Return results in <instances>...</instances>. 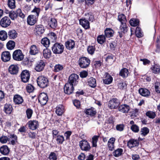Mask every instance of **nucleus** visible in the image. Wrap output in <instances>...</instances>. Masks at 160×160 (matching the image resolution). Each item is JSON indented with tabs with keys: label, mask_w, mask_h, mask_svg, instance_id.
I'll list each match as a JSON object with an SVG mask.
<instances>
[{
	"label": "nucleus",
	"mask_w": 160,
	"mask_h": 160,
	"mask_svg": "<svg viewBox=\"0 0 160 160\" xmlns=\"http://www.w3.org/2000/svg\"><path fill=\"white\" fill-rule=\"evenodd\" d=\"M37 82L38 86L41 88H45L47 87L48 83V79L42 76H39L38 78Z\"/></svg>",
	"instance_id": "nucleus-1"
},
{
	"label": "nucleus",
	"mask_w": 160,
	"mask_h": 160,
	"mask_svg": "<svg viewBox=\"0 0 160 160\" xmlns=\"http://www.w3.org/2000/svg\"><path fill=\"white\" fill-rule=\"evenodd\" d=\"M64 49L63 45L57 42L55 43L52 47V50L53 53L57 54L62 53Z\"/></svg>",
	"instance_id": "nucleus-2"
},
{
	"label": "nucleus",
	"mask_w": 160,
	"mask_h": 160,
	"mask_svg": "<svg viewBox=\"0 0 160 160\" xmlns=\"http://www.w3.org/2000/svg\"><path fill=\"white\" fill-rule=\"evenodd\" d=\"M90 62V60L88 58L85 57L81 58L78 60L79 66L81 68H83L88 67Z\"/></svg>",
	"instance_id": "nucleus-3"
},
{
	"label": "nucleus",
	"mask_w": 160,
	"mask_h": 160,
	"mask_svg": "<svg viewBox=\"0 0 160 160\" xmlns=\"http://www.w3.org/2000/svg\"><path fill=\"white\" fill-rule=\"evenodd\" d=\"M12 58L15 60L21 61L24 58V55L21 50L20 49L17 50L13 52Z\"/></svg>",
	"instance_id": "nucleus-4"
},
{
	"label": "nucleus",
	"mask_w": 160,
	"mask_h": 160,
	"mask_svg": "<svg viewBox=\"0 0 160 160\" xmlns=\"http://www.w3.org/2000/svg\"><path fill=\"white\" fill-rule=\"evenodd\" d=\"M79 145L82 150L85 151H89L91 148L90 143L85 140L80 141Z\"/></svg>",
	"instance_id": "nucleus-5"
},
{
	"label": "nucleus",
	"mask_w": 160,
	"mask_h": 160,
	"mask_svg": "<svg viewBox=\"0 0 160 160\" xmlns=\"http://www.w3.org/2000/svg\"><path fill=\"white\" fill-rule=\"evenodd\" d=\"M30 74L27 70L23 71L21 74V78L22 81L24 82H28L30 78Z\"/></svg>",
	"instance_id": "nucleus-6"
},
{
	"label": "nucleus",
	"mask_w": 160,
	"mask_h": 160,
	"mask_svg": "<svg viewBox=\"0 0 160 160\" xmlns=\"http://www.w3.org/2000/svg\"><path fill=\"white\" fill-rule=\"evenodd\" d=\"M79 78L78 76L76 74H72L69 77L68 83L75 86L77 84Z\"/></svg>",
	"instance_id": "nucleus-7"
},
{
	"label": "nucleus",
	"mask_w": 160,
	"mask_h": 160,
	"mask_svg": "<svg viewBox=\"0 0 160 160\" xmlns=\"http://www.w3.org/2000/svg\"><path fill=\"white\" fill-rule=\"evenodd\" d=\"M38 101L42 105H45L48 100V98L46 94L44 93H41L38 98Z\"/></svg>",
	"instance_id": "nucleus-8"
},
{
	"label": "nucleus",
	"mask_w": 160,
	"mask_h": 160,
	"mask_svg": "<svg viewBox=\"0 0 160 160\" xmlns=\"http://www.w3.org/2000/svg\"><path fill=\"white\" fill-rule=\"evenodd\" d=\"M29 128L32 130L36 129L38 128L39 123L36 120H30L27 123Z\"/></svg>",
	"instance_id": "nucleus-9"
},
{
	"label": "nucleus",
	"mask_w": 160,
	"mask_h": 160,
	"mask_svg": "<svg viewBox=\"0 0 160 160\" xmlns=\"http://www.w3.org/2000/svg\"><path fill=\"white\" fill-rule=\"evenodd\" d=\"M11 21L9 18L7 17H3L0 20V24L3 28H6L10 25Z\"/></svg>",
	"instance_id": "nucleus-10"
},
{
	"label": "nucleus",
	"mask_w": 160,
	"mask_h": 160,
	"mask_svg": "<svg viewBox=\"0 0 160 160\" xmlns=\"http://www.w3.org/2000/svg\"><path fill=\"white\" fill-rule=\"evenodd\" d=\"M38 18L34 15H29L27 18V23L31 26L34 25L37 22Z\"/></svg>",
	"instance_id": "nucleus-11"
},
{
	"label": "nucleus",
	"mask_w": 160,
	"mask_h": 160,
	"mask_svg": "<svg viewBox=\"0 0 160 160\" xmlns=\"http://www.w3.org/2000/svg\"><path fill=\"white\" fill-rule=\"evenodd\" d=\"M74 85L68 83H66L64 87V91L65 93L68 94L72 93L74 90Z\"/></svg>",
	"instance_id": "nucleus-12"
},
{
	"label": "nucleus",
	"mask_w": 160,
	"mask_h": 160,
	"mask_svg": "<svg viewBox=\"0 0 160 160\" xmlns=\"http://www.w3.org/2000/svg\"><path fill=\"white\" fill-rule=\"evenodd\" d=\"M119 104V103L118 99L113 98L109 101L108 106L111 109H115L118 106Z\"/></svg>",
	"instance_id": "nucleus-13"
},
{
	"label": "nucleus",
	"mask_w": 160,
	"mask_h": 160,
	"mask_svg": "<svg viewBox=\"0 0 160 160\" xmlns=\"http://www.w3.org/2000/svg\"><path fill=\"white\" fill-rule=\"evenodd\" d=\"M18 69L19 68L17 65L12 64L9 67L8 71L12 74H16L18 72Z\"/></svg>",
	"instance_id": "nucleus-14"
},
{
	"label": "nucleus",
	"mask_w": 160,
	"mask_h": 160,
	"mask_svg": "<svg viewBox=\"0 0 160 160\" xmlns=\"http://www.w3.org/2000/svg\"><path fill=\"white\" fill-rule=\"evenodd\" d=\"M11 58V55L8 51L3 52L1 55V59L4 62L9 61Z\"/></svg>",
	"instance_id": "nucleus-15"
},
{
	"label": "nucleus",
	"mask_w": 160,
	"mask_h": 160,
	"mask_svg": "<svg viewBox=\"0 0 160 160\" xmlns=\"http://www.w3.org/2000/svg\"><path fill=\"white\" fill-rule=\"evenodd\" d=\"M45 66V63L42 60H40L37 63L35 69L37 72H40L42 71Z\"/></svg>",
	"instance_id": "nucleus-16"
},
{
	"label": "nucleus",
	"mask_w": 160,
	"mask_h": 160,
	"mask_svg": "<svg viewBox=\"0 0 160 160\" xmlns=\"http://www.w3.org/2000/svg\"><path fill=\"white\" fill-rule=\"evenodd\" d=\"M118 110L122 113H128L130 110V107L126 104H122L119 107Z\"/></svg>",
	"instance_id": "nucleus-17"
},
{
	"label": "nucleus",
	"mask_w": 160,
	"mask_h": 160,
	"mask_svg": "<svg viewBox=\"0 0 160 160\" xmlns=\"http://www.w3.org/2000/svg\"><path fill=\"white\" fill-rule=\"evenodd\" d=\"M35 31L37 34H41L44 32V27L41 25H37L35 27Z\"/></svg>",
	"instance_id": "nucleus-18"
},
{
	"label": "nucleus",
	"mask_w": 160,
	"mask_h": 160,
	"mask_svg": "<svg viewBox=\"0 0 160 160\" xmlns=\"http://www.w3.org/2000/svg\"><path fill=\"white\" fill-rule=\"evenodd\" d=\"M79 22L80 24L85 29H88L90 27L89 23L85 18L80 19Z\"/></svg>",
	"instance_id": "nucleus-19"
},
{
	"label": "nucleus",
	"mask_w": 160,
	"mask_h": 160,
	"mask_svg": "<svg viewBox=\"0 0 160 160\" xmlns=\"http://www.w3.org/2000/svg\"><path fill=\"white\" fill-rule=\"evenodd\" d=\"M139 144L138 141L134 139H131L128 142V147L131 148L134 147L138 146Z\"/></svg>",
	"instance_id": "nucleus-20"
},
{
	"label": "nucleus",
	"mask_w": 160,
	"mask_h": 160,
	"mask_svg": "<svg viewBox=\"0 0 160 160\" xmlns=\"http://www.w3.org/2000/svg\"><path fill=\"white\" fill-rule=\"evenodd\" d=\"M64 111V107L62 105H59L56 108V112L59 116H61Z\"/></svg>",
	"instance_id": "nucleus-21"
},
{
	"label": "nucleus",
	"mask_w": 160,
	"mask_h": 160,
	"mask_svg": "<svg viewBox=\"0 0 160 160\" xmlns=\"http://www.w3.org/2000/svg\"><path fill=\"white\" fill-rule=\"evenodd\" d=\"M115 141V138L112 137L111 138L108 140V145L109 149L110 151H112L114 148V143Z\"/></svg>",
	"instance_id": "nucleus-22"
},
{
	"label": "nucleus",
	"mask_w": 160,
	"mask_h": 160,
	"mask_svg": "<svg viewBox=\"0 0 160 160\" xmlns=\"http://www.w3.org/2000/svg\"><path fill=\"white\" fill-rule=\"evenodd\" d=\"M74 41L72 40H69L65 43V46L69 50L73 49L75 46Z\"/></svg>",
	"instance_id": "nucleus-23"
},
{
	"label": "nucleus",
	"mask_w": 160,
	"mask_h": 160,
	"mask_svg": "<svg viewBox=\"0 0 160 160\" xmlns=\"http://www.w3.org/2000/svg\"><path fill=\"white\" fill-rule=\"evenodd\" d=\"M139 94L143 97H147L150 94L149 91L146 88H141L139 89Z\"/></svg>",
	"instance_id": "nucleus-24"
},
{
	"label": "nucleus",
	"mask_w": 160,
	"mask_h": 160,
	"mask_svg": "<svg viewBox=\"0 0 160 160\" xmlns=\"http://www.w3.org/2000/svg\"><path fill=\"white\" fill-rule=\"evenodd\" d=\"M39 51L38 47L36 45H33L31 46L29 52L31 55H35L38 53Z\"/></svg>",
	"instance_id": "nucleus-25"
},
{
	"label": "nucleus",
	"mask_w": 160,
	"mask_h": 160,
	"mask_svg": "<svg viewBox=\"0 0 160 160\" xmlns=\"http://www.w3.org/2000/svg\"><path fill=\"white\" fill-rule=\"evenodd\" d=\"M13 101L15 104H19L22 103L23 101V100L22 98L20 96L16 95L14 97Z\"/></svg>",
	"instance_id": "nucleus-26"
},
{
	"label": "nucleus",
	"mask_w": 160,
	"mask_h": 160,
	"mask_svg": "<svg viewBox=\"0 0 160 160\" xmlns=\"http://www.w3.org/2000/svg\"><path fill=\"white\" fill-rule=\"evenodd\" d=\"M12 105L10 104H6L4 107L3 110L7 114H10L12 111Z\"/></svg>",
	"instance_id": "nucleus-27"
},
{
	"label": "nucleus",
	"mask_w": 160,
	"mask_h": 160,
	"mask_svg": "<svg viewBox=\"0 0 160 160\" xmlns=\"http://www.w3.org/2000/svg\"><path fill=\"white\" fill-rule=\"evenodd\" d=\"M9 151L8 148L6 145H3L0 148V152L3 155H7L9 153Z\"/></svg>",
	"instance_id": "nucleus-28"
},
{
	"label": "nucleus",
	"mask_w": 160,
	"mask_h": 160,
	"mask_svg": "<svg viewBox=\"0 0 160 160\" xmlns=\"http://www.w3.org/2000/svg\"><path fill=\"white\" fill-rule=\"evenodd\" d=\"M43 55L44 57L46 59H48L51 56V51L48 48L43 49Z\"/></svg>",
	"instance_id": "nucleus-29"
},
{
	"label": "nucleus",
	"mask_w": 160,
	"mask_h": 160,
	"mask_svg": "<svg viewBox=\"0 0 160 160\" xmlns=\"http://www.w3.org/2000/svg\"><path fill=\"white\" fill-rule=\"evenodd\" d=\"M106 76L103 79V82L107 84H110L112 82V78L111 76L108 73H106Z\"/></svg>",
	"instance_id": "nucleus-30"
},
{
	"label": "nucleus",
	"mask_w": 160,
	"mask_h": 160,
	"mask_svg": "<svg viewBox=\"0 0 160 160\" xmlns=\"http://www.w3.org/2000/svg\"><path fill=\"white\" fill-rule=\"evenodd\" d=\"M48 24L52 28H55L57 25V21L54 18H51L48 21Z\"/></svg>",
	"instance_id": "nucleus-31"
},
{
	"label": "nucleus",
	"mask_w": 160,
	"mask_h": 160,
	"mask_svg": "<svg viewBox=\"0 0 160 160\" xmlns=\"http://www.w3.org/2000/svg\"><path fill=\"white\" fill-rule=\"evenodd\" d=\"M8 35L10 39H14L17 37L18 33L15 30H12L8 32Z\"/></svg>",
	"instance_id": "nucleus-32"
},
{
	"label": "nucleus",
	"mask_w": 160,
	"mask_h": 160,
	"mask_svg": "<svg viewBox=\"0 0 160 160\" xmlns=\"http://www.w3.org/2000/svg\"><path fill=\"white\" fill-rule=\"evenodd\" d=\"M88 84L91 87L94 88L96 85V79L92 77L90 78L88 80Z\"/></svg>",
	"instance_id": "nucleus-33"
},
{
	"label": "nucleus",
	"mask_w": 160,
	"mask_h": 160,
	"mask_svg": "<svg viewBox=\"0 0 160 160\" xmlns=\"http://www.w3.org/2000/svg\"><path fill=\"white\" fill-rule=\"evenodd\" d=\"M16 3L15 0H8V7L12 9H14L16 8Z\"/></svg>",
	"instance_id": "nucleus-34"
},
{
	"label": "nucleus",
	"mask_w": 160,
	"mask_h": 160,
	"mask_svg": "<svg viewBox=\"0 0 160 160\" xmlns=\"http://www.w3.org/2000/svg\"><path fill=\"white\" fill-rule=\"evenodd\" d=\"M114 32L109 28H107L105 31V35L106 37L109 38L113 36Z\"/></svg>",
	"instance_id": "nucleus-35"
},
{
	"label": "nucleus",
	"mask_w": 160,
	"mask_h": 160,
	"mask_svg": "<svg viewBox=\"0 0 160 160\" xmlns=\"http://www.w3.org/2000/svg\"><path fill=\"white\" fill-rule=\"evenodd\" d=\"M85 113L88 115L91 116H94L96 114V112L94 108H91L87 109L85 111Z\"/></svg>",
	"instance_id": "nucleus-36"
},
{
	"label": "nucleus",
	"mask_w": 160,
	"mask_h": 160,
	"mask_svg": "<svg viewBox=\"0 0 160 160\" xmlns=\"http://www.w3.org/2000/svg\"><path fill=\"white\" fill-rule=\"evenodd\" d=\"M128 74V70L126 68H124L121 69L119 73L120 75L123 78L127 77Z\"/></svg>",
	"instance_id": "nucleus-37"
},
{
	"label": "nucleus",
	"mask_w": 160,
	"mask_h": 160,
	"mask_svg": "<svg viewBox=\"0 0 160 160\" xmlns=\"http://www.w3.org/2000/svg\"><path fill=\"white\" fill-rule=\"evenodd\" d=\"M8 37L7 32L5 31H0V39L4 41L7 39Z\"/></svg>",
	"instance_id": "nucleus-38"
},
{
	"label": "nucleus",
	"mask_w": 160,
	"mask_h": 160,
	"mask_svg": "<svg viewBox=\"0 0 160 160\" xmlns=\"http://www.w3.org/2000/svg\"><path fill=\"white\" fill-rule=\"evenodd\" d=\"M126 22L122 23L120 27V30L121 32L125 33L127 32L128 29Z\"/></svg>",
	"instance_id": "nucleus-39"
},
{
	"label": "nucleus",
	"mask_w": 160,
	"mask_h": 160,
	"mask_svg": "<svg viewBox=\"0 0 160 160\" xmlns=\"http://www.w3.org/2000/svg\"><path fill=\"white\" fill-rule=\"evenodd\" d=\"M41 43L45 47H48L50 44V41L49 39L47 38H43L41 41Z\"/></svg>",
	"instance_id": "nucleus-40"
},
{
	"label": "nucleus",
	"mask_w": 160,
	"mask_h": 160,
	"mask_svg": "<svg viewBox=\"0 0 160 160\" xmlns=\"http://www.w3.org/2000/svg\"><path fill=\"white\" fill-rule=\"evenodd\" d=\"M139 22V20L138 19L132 18L130 20L129 23L131 26L135 27L138 25Z\"/></svg>",
	"instance_id": "nucleus-41"
},
{
	"label": "nucleus",
	"mask_w": 160,
	"mask_h": 160,
	"mask_svg": "<svg viewBox=\"0 0 160 160\" xmlns=\"http://www.w3.org/2000/svg\"><path fill=\"white\" fill-rule=\"evenodd\" d=\"M7 47L8 49L12 50L15 46V43L13 41H9L7 44Z\"/></svg>",
	"instance_id": "nucleus-42"
},
{
	"label": "nucleus",
	"mask_w": 160,
	"mask_h": 160,
	"mask_svg": "<svg viewBox=\"0 0 160 160\" xmlns=\"http://www.w3.org/2000/svg\"><path fill=\"white\" fill-rule=\"evenodd\" d=\"M106 38L104 35H100L97 38V41L100 44H103L105 41Z\"/></svg>",
	"instance_id": "nucleus-43"
},
{
	"label": "nucleus",
	"mask_w": 160,
	"mask_h": 160,
	"mask_svg": "<svg viewBox=\"0 0 160 160\" xmlns=\"http://www.w3.org/2000/svg\"><path fill=\"white\" fill-rule=\"evenodd\" d=\"M135 33L137 37L141 38L143 36V32H142L141 29L138 27L136 29Z\"/></svg>",
	"instance_id": "nucleus-44"
},
{
	"label": "nucleus",
	"mask_w": 160,
	"mask_h": 160,
	"mask_svg": "<svg viewBox=\"0 0 160 160\" xmlns=\"http://www.w3.org/2000/svg\"><path fill=\"white\" fill-rule=\"evenodd\" d=\"M99 136L95 135L92 138V144L93 147H96L97 146V142L98 140Z\"/></svg>",
	"instance_id": "nucleus-45"
},
{
	"label": "nucleus",
	"mask_w": 160,
	"mask_h": 160,
	"mask_svg": "<svg viewBox=\"0 0 160 160\" xmlns=\"http://www.w3.org/2000/svg\"><path fill=\"white\" fill-rule=\"evenodd\" d=\"M118 20L121 22V23L123 22H126L127 20L126 17L123 14L119 15L118 17Z\"/></svg>",
	"instance_id": "nucleus-46"
},
{
	"label": "nucleus",
	"mask_w": 160,
	"mask_h": 160,
	"mask_svg": "<svg viewBox=\"0 0 160 160\" xmlns=\"http://www.w3.org/2000/svg\"><path fill=\"white\" fill-rule=\"evenodd\" d=\"M149 129L147 127H144L141 129L140 132L141 134L143 136H145L149 132Z\"/></svg>",
	"instance_id": "nucleus-47"
},
{
	"label": "nucleus",
	"mask_w": 160,
	"mask_h": 160,
	"mask_svg": "<svg viewBox=\"0 0 160 160\" xmlns=\"http://www.w3.org/2000/svg\"><path fill=\"white\" fill-rule=\"evenodd\" d=\"M123 150L121 148H118L113 152V155L116 157H118L122 154Z\"/></svg>",
	"instance_id": "nucleus-48"
},
{
	"label": "nucleus",
	"mask_w": 160,
	"mask_h": 160,
	"mask_svg": "<svg viewBox=\"0 0 160 160\" xmlns=\"http://www.w3.org/2000/svg\"><path fill=\"white\" fill-rule=\"evenodd\" d=\"M151 68L153 72L155 73H159L160 71V67L157 65H155L154 66L152 67Z\"/></svg>",
	"instance_id": "nucleus-49"
},
{
	"label": "nucleus",
	"mask_w": 160,
	"mask_h": 160,
	"mask_svg": "<svg viewBox=\"0 0 160 160\" xmlns=\"http://www.w3.org/2000/svg\"><path fill=\"white\" fill-rule=\"evenodd\" d=\"M48 36L51 38L52 42H55L56 41L57 37L54 33L51 32L48 34Z\"/></svg>",
	"instance_id": "nucleus-50"
},
{
	"label": "nucleus",
	"mask_w": 160,
	"mask_h": 160,
	"mask_svg": "<svg viewBox=\"0 0 160 160\" xmlns=\"http://www.w3.org/2000/svg\"><path fill=\"white\" fill-rule=\"evenodd\" d=\"M9 15L10 18L12 20H14L16 19L17 17V13L15 12L12 11L9 12Z\"/></svg>",
	"instance_id": "nucleus-51"
},
{
	"label": "nucleus",
	"mask_w": 160,
	"mask_h": 160,
	"mask_svg": "<svg viewBox=\"0 0 160 160\" xmlns=\"http://www.w3.org/2000/svg\"><path fill=\"white\" fill-rule=\"evenodd\" d=\"M64 140V138L62 136L58 135L57 136L56 141L58 143L62 144Z\"/></svg>",
	"instance_id": "nucleus-52"
},
{
	"label": "nucleus",
	"mask_w": 160,
	"mask_h": 160,
	"mask_svg": "<svg viewBox=\"0 0 160 160\" xmlns=\"http://www.w3.org/2000/svg\"><path fill=\"white\" fill-rule=\"evenodd\" d=\"M27 117L28 119L31 118L33 113V111L30 108H28L26 111Z\"/></svg>",
	"instance_id": "nucleus-53"
},
{
	"label": "nucleus",
	"mask_w": 160,
	"mask_h": 160,
	"mask_svg": "<svg viewBox=\"0 0 160 160\" xmlns=\"http://www.w3.org/2000/svg\"><path fill=\"white\" fill-rule=\"evenodd\" d=\"M48 158L50 160H56L57 155L54 152H51L49 155Z\"/></svg>",
	"instance_id": "nucleus-54"
},
{
	"label": "nucleus",
	"mask_w": 160,
	"mask_h": 160,
	"mask_svg": "<svg viewBox=\"0 0 160 160\" xmlns=\"http://www.w3.org/2000/svg\"><path fill=\"white\" fill-rule=\"evenodd\" d=\"M146 115L151 118H154L156 116V114L154 112L149 111L146 113Z\"/></svg>",
	"instance_id": "nucleus-55"
},
{
	"label": "nucleus",
	"mask_w": 160,
	"mask_h": 160,
	"mask_svg": "<svg viewBox=\"0 0 160 160\" xmlns=\"http://www.w3.org/2000/svg\"><path fill=\"white\" fill-rule=\"evenodd\" d=\"M85 18L86 19H88L90 21H93L94 19L93 16L91 13H86L85 14Z\"/></svg>",
	"instance_id": "nucleus-56"
},
{
	"label": "nucleus",
	"mask_w": 160,
	"mask_h": 160,
	"mask_svg": "<svg viewBox=\"0 0 160 160\" xmlns=\"http://www.w3.org/2000/svg\"><path fill=\"white\" fill-rule=\"evenodd\" d=\"M8 140V138L6 136H2L0 138V142L2 143H6Z\"/></svg>",
	"instance_id": "nucleus-57"
},
{
	"label": "nucleus",
	"mask_w": 160,
	"mask_h": 160,
	"mask_svg": "<svg viewBox=\"0 0 160 160\" xmlns=\"http://www.w3.org/2000/svg\"><path fill=\"white\" fill-rule=\"evenodd\" d=\"M63 68L62 65L60 64L56 65L54 67V71L55 72H58L62 70Z\"/></svg>",
	"instance_id": "nucleus-58"
},
{
	"label": "nucleus",
	"mask_w": 160,
	"mask_h": 160,
	"mask_svg": "<svg viewBox=\"0 0 160 160\" xmlns=\"http://www.w3.org/2000/svg\"><path fill=\"white\" fill-rule=\"evenodd\" d=\"M32 12L34 13L35 15H34L38 17L40 12V9L35 7L32 11Z\"/></svg>",
	"instance_id": "nucleus-59"
},
{
	"label": "nucleus",
	"mask_w": 160,
	"mask_h": 160,
	"mask_svg": "<svg viewBox=\"0 0 160 160\" xmlns=\"http://www.w3.org/2000/svg\"><path fill=\"white\" fill-rule=\"evenodd\" d=\"M106 60L110 64L112 63L114 61L113 59V56L112 55L108 56L106 57Z\"/></svg>",
	"instance_id": "nucleus-60"
},
{
	"label": "nucleus",
	"mask_w": 160,
	"mask_h": 160,
	"mask_svg": "<svg viewBox=\"0 0 160 160\" xmlns=\"http://www.w3.org/2000/svg\"><path fill=\"white\" fill-rule=\"evenodd\" d=\"M27 92L29 93L31 92L34 90V88L32 85L28 84L26 87Z\"/></svg>",
	"instance_id": "nucleus-61"
},
{
	"label": "nucleus",
	"mask_w": 160,
	"mask_h": 160,
	"mask_svg": "<svg viewBox=\"0 0 160 160\" xmlns=\"http://www.w3.org/2000/svg\"><path fill=\"white\" fill-rule=\"evenodd\" d=\"M10 138L13 139V140H12L11 141V144L12 145H14V144H15V142L16 141L17 139V137L16 136L14 135L13 134H11L10 135Z\"/></svg>",
	"instance_id": "nucleus-62"
},
{
	"label": "nucleus",
	"mask_w": 160,
	"mask_h": 160,
	"mask_svg": "<svg viewBox=\"0 0 160 160\" xmlns=\"http://www.w3.org/2000/svg\"><path fill=\"white\" fill-rule=\"evenodd\" d=\"M131 129L132 131L135 132H138L139 131V127L136 125H132L131 127Z\"/></svg>",
	"instance_id": "nucleus-63"
},
{
	"label": "nucleus",
	"mask_w": 160,
	"mask_h": 160,
	"mask_svg": "<svg viewBox=\"0 0 160 160\" xmlns=\"http://www.w3.org/2000/svg\"><path fill=\"white\" fill-rule=\"evenodd\" d=\"M155 88L157 92L160 93V82H156L155 83Z\"/></svg>",
	"instance_id": "nucleus-64"
}]
</instances>
